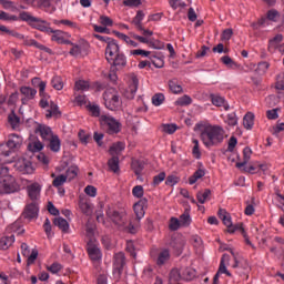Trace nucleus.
I'll return each instance as SVG.
<instances>
[{"label":"nucleus","instance_id":"f257e3e1","mask_svg":"<svg viewBox=\"0 0 284 284\" xmlns=\"http://www.w3.org/2000/svg\"><path fill=\"white\" fill-rule=\"evenodd\" d=\"M94 37L98 41L106 43L104 54L106 62L110 63L112 68H125V65H128V57L121 52V48L119 47V43H116V40L101 34H94Z\"/></svg>","mask_w":284,"mask_h":284},{"label":"nucleus","instance_id":"f03ea898","mask_svg":"<svg viewBox=\"0 0 284 284\" xmlns=\"http://www.w3.org/2000/svg\"><path fill=\"white\" fill-rule=\"evenodd\" d=\"M200 139L205 148H216L225 141V129L221 125H207L201 132Z\"/></svg>","mask_w":284,"mask_h":284},{"label":"nucleus","instance_id":"7ed1b4c3","mask_svg":"<svg viewBox=\"0 0 284 284\" xmlns=\"http://www.w3.org/2000/svg\"><path fill=\"white\" fill-rule=\"evenodd\" d=\"M19 19L20 21H26V23H29L31 28H34V30H39L40 32H44L45 34H52V28L50 27V22L41 20V18L33 17L32 14H30V12H20Z\"/></svg>","mask_w":284,"mask_h":284},{"label":"nucleus","instance_id":"20e7f679","mask_svg":"<svg viewBox=\"0 0 284 284\" xmlns=\"http://www.w3.org/2000/svg\"><path fill=\"white\" fill-rule=\"evenodd\" d=\"M23 144V138L19 134L12 133L8 136V141L6 144L0 145V156L2 159H8L10 154H12V150H19Z\"/></svg>","mask_w":284,"mask_h":284},{"label":"nucleus","instance_id":"39448f33","mask_svg":"<svg viewBox=\"0 0 284 284\" xmlns=\"http://www.w3.org/2000/svg\"><path fill=\"white\" fill-rule=\"evenodd\" d=\"M104 106L111 112H116L121 108V95L114 88L106 89L103 94Z\"/></svg>","mask_w":284,"mask_h":284},{"label":"nucleus","instance_id":"423d86ee","mask_svg":"<svg viewBox=\"0 0 284 284\" xmlns=\"http://www.w3.org/2000/svg\"><path fill=\"white\" fill-rule=\"evenodd\" d=\"M6 232L9 235H4L0 239V250L2 251L10 250V247L14 245V234L19 232V222H14L7 226Z\"/></svg>","mask_w":284,"mask_h":284},{"label":"nucleus","instance_id":"0eeeda50","mask_svg":"<svg viewBox=\"0 0 284 284\" xmlns=\"http://www.w3.org/2000/svg\"><path fill=\"white\" fill-rule=\"evenodd\" d=\"M100 123L105 129L106 134H119L121 132V122L110 115H101Z\"/></svg>","mask_w":284,"mask_h":284},{"label":"nucleus","instance_id":"6e6552de","mask_svg":"<svg viewBox=\"0 0 284 284\" xmlns=\"http://www.w3.org/2000/svg\"><path fill=\"white\" fill-rule=\"evenodd\" d=\"M20 190L21 186L12 175H8L0 181V194H14V192H19Z\"/></svg>","mask_w":284,"mask_h":284},{"label":"nucleus","instance_id":"1a4fd4ad","mask_svg":"<svg viewBox=\"0 0 284 284\" xmlns=\"http://www.w3.org/2000/svg\"><path fill=\"white\" fill-rule=\"evenodd\" d=\"M233 270H235V274L243 278L244 281H247L250 278V263L247 260H235V263L233 264Z\"/></svg>","mask_w":284,"mask_h":284},{"label":"nucleus","instance_id":"9d476101","mask_svg":"<svg viewBox=\"0 0 284 284\" xmlns=\"http://www.w3.org/2000/svg\"><path fill=\"white\" fill-rule=\"evenodd\" d=\"M105 214L114 225H125V212L109 207Z\"/></svg>","mask_w":284,"mask_h":284},{"label":"nucleus","instance_id":"9b49d317","mask_svg":"<svg viewBox=\"0 0 284 284\" xmlns=\"http://www.w3.org/2000/svg\"><path fill=\"white\" fill-rule=\"evenodd\" d=\"M123 267H125V253H115L113 256V274L121 276L123 274Z\"/></svg>","mask_w":284,"mask_h":284},{"label":"nucleus","instance_id":"f8f14e48","mask_svg":"<svg viewBox=\"0 0 284 284\" xmlns=\"http://www.w3.org/2000/svg\"><path fill=\"white\" fill-rule=\"evenodd\" d=\"M16 170L20 172V174H34V166L32 162L28 159H20L14 164Z\"/></svg>","mask_w":284,"mask_h":284},{"label":"nucleus","instance_id":"ddd939ff","mask_svg":"<svg viewBox=\"0 0 284 284\" xmlns=\"http://www.w3.org/2000/svg\"><path fill=\"white\" fill-rule=\"evenodd\" d=\"M139 91V77L136 74L131 73L129 75V85L126 89V98L134 99L136 97V92Z\"/></svg>","mask_w":284,"mask_h":284},{"label":"nucleus","instance_id":"4468645a","mask_svg":"<svg viewBox=\"0 0 284 284\" xmlns=\"http://www.w3.org/2000/svg\"><path fill=\"white\" fill-rule=\"evenodd\" d=\"M87 253L89 254V257L93 261H101L103 258V254L101 253V248L94 243V241L90 240L87 243Z\"/></svg>","mask_w":284,"mask_h":284},{"label":"nucleus","instance_id":"2eb2a0df","mask_svg":"<svg viewBox=\"0 0 284 284\" xmlns=\"http://www.w3.org/2000/svg\"><path fill=\"white\" fill-rule=\"evenodd\" d=\"M39 216V204L37 202H31L27 204L23 212L22 217L27 219V221H32V219H38Z\"/></svg>","mask_w":284,"mask_h":284},{"label":"nucleus","instance_id":"dca6fc26","mask_svg":"<svg viewBox=\"0 0 284 284\" xmlns=\"http://www.w3.org/2000/svg\"><path fill=\"white\" fill-rule=\"evenodd\" d=\"M41 190H43V186L39 184V182H33L32 184L27 185V194L33 203L41 199Z\"/></svg>","mask_w":284,"mask_h":284},{"label":"nucleus","instance_id":"f3484780","mask_svg":"<svg viewBox=\"0 0 284 284\" xmlns=\"http://www.w3.org/2000/svg\"><path fill=\"white\" fill-rule=\"evenodd\" d=\"M145 210H148V200L146 197H142L133 205V211L138 221H141V219L145 216Z\"/></svg>","mask_w":284,"mask_h":284},{"label":"nucleus","instance_id":"a211bd4d","mask_svg":"<svg viewBox=\"0 0 284 284\" xmlns=\"http://www.w3.org/2000/svg\"><path fill=\"white\" fill-rule=\"evenodd\" d=\"M34 123L37 125L34 129L36 134H40L43 141H50V139H52V136L54 135L52 134V129L45 124H39L37 122Z\"/></svg>","mask_w":284,"mask_h":284},{"label":"nucleus","instance_id":"6ab92c4d","mask_svg":"<svg viewBox=\"0 0 284 284\" xmlns=\"http://www.w3.org/2000/svg\"><path fill=\"white\" fill-rule=\"evenodd\" d=\"M281 43H283V34L277 33L273 39L268 40V45H267L268 52H271V54H274V52H276V50L281 48L282 45Z\"/></svg>","mask_w":284,"mask_h":284},{"label":"nucleus","instance_id":"aec40b11","mask_svg":"<svg viewBox=\"0 0 284 284\" xmlns=\"http://www.w3.org/2000/svg\"><path fill=\"white\" fill-rule=\"evenodd\" d=\"M210 99L212 104L215 105V108H224L226 112L227 110H230V104H227L224 97H221L220 94L211 93Z\"/></svg>","mask_w":284,"mask_h":284},{"label":"nucleus","instance_id":"412c9836","mask_svg":"<svg viewBox=\"0 0 284 284\" xmlns=\"http://www.w3.org/2000/svg\"><path fill=\"white\" fill-rule=\"evenodd\" d=\"M217 216L219 219H221V221L223 222V225H225L227 230L232 227V215L227 212V210L220 209L217 211Z\"/></svg>","mask_w":284,"mask_h":284},{"label":"nucleus","instance_id":"4be33fe9","mask_svg":"<svg viewBox=\"0 0 284 284\" xmlns=\"http://www.w3.org/2000/svg\"><path fill=\"white\" fill-rule=\"evenodd\" d=\"M170 258H171L170 248H162L158 254L156 265L161 267L165 265V263H168Z\"/></svg>","mask_w":284,"mask_h":284},{"label":"nucleus","instance_id":"5701e85b","mask_svg":"<svg viewBox=\"0 0 284 284\" xmlns=\"http://www.w3.org/2000/svg\"><path fill=\"white\" fill-rule=\"evenodd\" d=\"M250 159H252V149L250 146H246L243 149V161L236 162L235 168L241 170V168H245L247 163H250Z\"/></svg>","mask_w":284,"mask_h":284},{"label":"nucleus","instance_id":"b1692460","mask_svg":"<svg viewBox=\"0 0 284 284\" xmlns=\"http://www.w3.org/2000/svg\"><path fill=\"white\" fill-rule=\"evenodd\" d=\"M225 263H230L229 254L222 255L217 272H219V274H226L227 276L232 277V273H230V271H227V266H225Z\"/></svg>","mask_w":284,"mask_h":284},{"label":"nucleus","instance_id":"393cba45","mask_svg":"<svg viewBox=\"0 0 284 284\" xmlns=\"http://www.w3.org/2000/svg\"><path fill=\"white\" fill-rule=\"evenodd\" d=\"M53 224L55 225V227H59V230H61V232H63L64 234H68V232H70V223H68V220L63 217H55Z\"/></svg>","mask_w":284,"mask_h":284},{"label":"nucleus","instance_id":"a878e982","mask_svg":"<svg viewBox=\"0 0 284 284\" xmlns=\"http://www.w3.org/2000/svg\"><path fill=\"white\" fill-rule=\"evenodd\" d=\"M45 119H52V116H55V119H59L61 116V111L59 110V105L54 102H50V109L45 111Z\"/></svg>","mask_w":284,"mask_h":284},{"label":"nucleus","instance_id":"bb28decb","mask_svg":"<svg viewBox=\"0 0 284 284\" xmlns=\"http://www.w3.org/2000/svg\"><path fill=\"white\" fill-rule=\"evenodd\" d=\"M31 83L33 88H39L40 97H45V87L48 85L47 81H42L41 78H33Z\"/></svg>","mask_w":284,"mask_h":284},{"label":"nucleus","instance_id":"cd10ccee","mask_svg":"<svg viewBox=\"0 0 284 284\" xmlns=\"http://www.w3.org/2000/svg\"><path fill=\"white\" fill-rule=\"evenodd\" d=\"M143 19H145V12H143V10H139L132 20V24L136 30H143Z\"/></svg>","mask_w":284,"mask_h":284},{"label":"nucleus","instance_id":"c85d7f7f","mask_svg":"<svg viewBox=\"0 0 284 284\" xmlns=\"http://www.w3.org/2000/svg\"><path fill=\"white\" fill-rule=\"evenodd\" d=\"M79 207L85 216H92V203L88 202V200L81 199L79 201Z\"/></svg>","mask_w":284,"mask_h":284},{"label":"nucleus","instance_id":"c756f323","mask_svg":"<svg viewBox=\"0 0 284 284\" xmlns=\"http://www.w3.org/2000/svg\"><path fill=\"white\" fill-rule=\"evenodd\" d=\"M49 141V148L51 152H60L61 151V139H59V135H53Z\"/></svg>","mask_w":284,"mask_h":284},{"label":"nucleus","instance_id":"7c9ffc66","mask_svg":"<svg viewBox=\"0 0 284 284\" xmlns=\"http://www.w3.org/2000/svg\"><path fill=\"white\" fill-rule=\"evenodd\" d=\"M8 121H9V124L11 125L12 130H17V128H19V125H21V118H19V115H17L14 110H12L9 113Z\"/></svg>","mask_w":284,"mask_h":284},{"label":"nucleus","instance_id":"2f4dec72","mask_svg":"<svg viewBox=\"0 0 284 284\" xmlns=\"http://www.w3.org/2000/svg\"><path fill=\"white\" fill-rule=\"evenodd\" d=\"M108 168L110 172H114V174H119L121 172V168L119 166V156H112L108 161Z\"/></svg>","mask_w":284,"mask_h":284},{"label":"nucleus","instance_id":"473e14b6","mask_svg":"<svg viewBox=\"0 0 284 284\" xmlns=\"http://www.w3.org/2000/svg\"><path fill=\"white\" fill-rule=\"evenodd\" d=\"M169 89L173 94H181V92H183V87L179 84V80L176 78L169 81Z\"/></svg>","mask_w":284,"mask_h":284},{"label":"nucleus","instance_id":"72a5a7b5","mask_svg":"<svg viewBox=\"0 0 284 284\" xmlns=\"http://www.w3.org/2000/svg\"><path fill=\"white\" fill-rule=\"evenodd\" d=\"M212 195V190L205 189L204 191H200L196 193V199L201 205L205 203V201H210V196Z\"/></svg>","mask_w":284,"mask_h":284},{"label":"nucleus","instance_id":"f704fd0d","mask_svg":"<svg viewBox=\"0 0 284 284\" xmlns=\"http://www.w3.org/2000/svg\"><path fill=\"white\" fill-rule=\"evenodd\" d=\"M243 125L245 130H252L254 128V113L247 112L243 118Z\"/></svg>","mask_w":284,"mask_h":284},{"label":"nucleus","instance_id":"c9c22d12","mask_svg":"<svg viewBox=\"0 0 284 284\" xmlns=\"http://www.w3.org/2000/svg\"><path fill=\"white\" fill-rule=\"evenodd\" d=\"M51 176L53 179V187H61L68 181V176H65V174H60L55 176L54 173H52Z\"/></svg>","mask_w":284,"mask_h":284},{"label":"nucleus","instance_id":"e433bc0d","mask_svg":"<svg viewBox=\"0 0 284 284\" xmlns=\"http://www.w3.org/2000/svg\"><path fill=\"white\" fill-rule=\"evenodd\" d=\"M20 93L26 97L27 99H34L37 97V89H32L30 87H21L20 88Z\"/></svg>","mask_w":284,"mask_h":284},{"label":"nucleus","instance_id":"4c0bfd02","mask_svg":"<svg viewBox=\"0 0 284 284\" xmlns=\"http://www.w3.org/2000/svg\"><path fill=\"white\" fill-rule=\"evenodd\" d=\"M205 176V171L203 169H197L190 178L189 185H194L199 179H203Z\"/></svg>","mask_w":284,"mask_h":284},{"label":"nucleus","instance_id":"58836bf2","mask_svg":"<svg viewBox=\"0 0 284 284\" xmlns=\"http://www.w3.org/2000/svg\"><path fill=\"white\" fill-rule=\"evenodd\" d=\"M132 169L135 174V176H141L143 173V170H145V163L143 161H135L132 163Z\"/></svg>","mask_w":284,"mask_h":284},{"label":"nucleus","instance_id":"ea45409f","mask_svg":"<svg viewBox=\"0 0 284 284\" xmlns=\"http://www.w3.org/2000/svg\"><path fill=\"white\" fill-rule=\"evenodd\" d=\"M123 150H125V143L116 142L110 146L109 152H110V154H121V152H123Z\"/></svg>","mask_w":284,"mask_h":284},{"label":"nucleus","instance_id":"a19ab883","mask_svg":"<svg viewBox=\"0 0 284 284\" xmlns=\"http://www.w3.org/2000/svg\"><path fill=\"white\" fill-rule=\"evenodd\" d=\"M51 41H54L55 43L61 44L63 42V34H65V32H63L62 30H54L52 29L51 31Z\"/></svg>","mask_w":284,"mask_h":284},{"label":"nucleus","instance_id":"79ce46f5","mask_svg":"<svg viewBox=\"0 0 284 284\" xmlns=\"http://www.w3.org/2000/svg\"><path fill=\"white\" fill-rule=\"evenodd\" d=\"M175 105H180V108H185V105H192V98L185 94L175 101Z\"/></svg>","mask_w":284,"mask_h":284},{"label":"nucleus","instance_id":"37998d69","mask_svg":"<svg viewBox=\"0 0 284 284\" xmlns=\"http://www.w3.org/2000/svg\"><path fill=\"white\" fill-rule=\"evenodd\" d=\"M74 90L82 91V92H88L90 90V83L85 80H79L75 82Z\"/></svg>","mask_w":284,"mask_h":284},{"label":"nucleus","instance_id":"c03bdc74","mask_svg":"<svg viewBox=\"0 0 284 284\" xmlns=\"http://www.w3.org/2000/svg\"><path fill=\"white\" fill-rule=\"evenodd\" d=\"M79 174V168L78 166H70L67 172H65V175L67 176V181H72L74 179H77Z\"/></svg>","mask_w":284,"mask_h":284},{"label":"nucleus","instance_id":"a18cd8bd","mask_svg":"<svg viewBox=\"0 0 284 284\" xmlns=\"http://www.w3.org/2000/svg\"><path fill=\"white\" fill-rule=\"evenodd\" d=\"M163 103H165V95L163 93H155L152 97V104L155 105V108L163 105Z\"/></svg>","mask_w":284,"mask_h":284},{"label":"nucleus","instance_id":"49530a36","mask_svg":"<svg viewBox=\"0 0 284 284\" xmlns=\"http://www.w3.org/2000/svg\"><path fill=\"white\" fill-rule=\"evenodd\" d=\"M222 63L227 68H232L233 70L240 68L239 63H236L230 55H224L221 58Z\"/></svg>","mask_w":284,"mask_h":284},{"label":"nucleus","instance_id":"de8ad7c7","mask_svg":"<svg viewBox=\"0 0 284 284\" xmlns=\"http://www.w3.org/2000/svg\"><path fill=\"white\" fill-rule=\"evenodd\" d=\"M225 123H227V125H230L231 128L239 125V116H236V112L229 113L226 115Z\"/></svg>","mask_w":284,"mask_h":284},{"label":"nucleus","instance_id":"09e8293b","mask_svg":"<svg viewBox=\"0 0 284 284\" xmlns=\"http://www.w3.org/2000/svg\"><path fill=\"white\" fill-rule=\"evenodd\" d=\"M267 70H270V62L262 61L257 64L255 72H257L260 75H263L267 73Z\"/></svg>","mask_w":284,"mask_h":284},{"label":"nucleus","instance_id":"8fccbe9b","mask_svg":"<svg viewBox=\"0 0 284 284\" xmlns=\"http://www.w3.org/2000/svg\"><path fill=\"white\" fill-rule=\"evenodd\" d=\"M229 234H234V232H241L242 236H245V227L243 223L232 224L227 230Z\"/></svg>","mask_w":284,"mask_h":284},{"label":"nucleus","instance_id":"3c124183","mask_svg":"<svg viewBox=\"0 0 284 284\" xmlns=\"http://www.w3.org/2000/svg\"><path fill=\"white\" fill-rule=\"evenodd\" d=\"M278 17H281V13L276 9H271L266 12V19L273 21V23L278 21Z\"/></svg>","mask_w":284,"mask_h":284},{"label":"nucleus","instance_id":"603ef678","mask_svg":"<svg viewBox=\"0 0 284 284\" xmlns=\"http://www.w3.org/2000/svg\"><path fill=\"white\" fill-rule=\"evenodd\" d=\"M78 136L82 145H88V143H90V141L92 140V136L90 135V133H85L84 130H80L78 133Z\"/></svg>","mask_w":284,"mask_h":284},{"label":"nucleus","instance_id":"864d4df0","mask_svg":"<svg viewBox=\"0 0 284 284\" xmlns=\"http://www.w3.org/2000/svg\"><path fill=\"white\" fill-rule=\"evenodd\" d=\"M51 85L54 90H61L63 88V78L54 75L51 80Z\"/></svg>","mask_w":284,"mask_h":284},{"label":"nucleus","instance_id":"5fc2aeb1","mask_svg":"<svg viewBox=\"0 0 284 284\" xmlns=\"http://www.w3.org/2000/svg\"><path fill=\"white\" fill-rule=\"evenodd\" d=\"M4 160L2 161V163L0 164V176H4V179L7 176H9L8 174L10 173V169H8V166H6V163H12V160H8L7 158H3Z\"/></svg>","mask_w":284,"mask_h":284},{"label":"nucleus","instance_id":"6e6d98bb","mask_svg":"<svg viewBox=\"0 0 284 284\" xmlns=\"http://www.w3.org/2000/svg\"><path fill=\"white\" fill-rule=\"evenodd\" d=\"M192 143H193L192 154H193L194 159L199 160V159H201V149L199 146V140L193 139Z\"/></svg>","mask_w":284,"mask_h":284},{"label":"nucleus","instance_id":"4d7b16f0","mask_svg":"<svg viewBox=\"0 0 284 284\" xmlns=\"http://www.w3.org/2000/svg\"><path fill=\"white\" fill-rule=\"evenodd\" d=\"M23 41V45H27L29 48H38L39 45V42L28 36H23L22 40Z\"/></svg>","mask_w":284,"mask_h":284},{"label":"nucleus","instance_id":"13d9d810","mask_svg":"<svg viewBox=\"0 0 284 284\" xmlns=\"http://www.w3.org/2000/svg\"><path fill=\"white\" fill-rule=\"evenodd\" d=\"M19 17L12 16L6 11L0 10V21H18Z\"/></svg>","mask_w":284,"mask_h":284},{"label":"nucleus","instance_id":"bf43d9fd","mask_svg":"<svg viewBox=\"0 0 284 284\" xmlns=\"http://www.w3.org/2000/svg\"><path fill=\"white\" fill-rule=\"evenodd\" d=\"M181 278V271L179 268H172L170 272V281H173V283H179Z\"/></svg>","mask_w":284,"mask_h":284},{"label":"nucleus","instance_id":"052dcab7","mask_svg":"<svg viewBox=\"0 0 284 284\" xmlns=\"http://www.w3.org/2000/svg\"><path fill=\"white\" fill-rule=\"evenodd\" d=\"M179 227H181V221H179V219L176 217H171L169 222V230L171 232H176Z\"/></svg>","mask_w":284,"mask_h":284},{"label":"nucleus","instance_id":"680f3d73","mask_svg":"<svg viewBox=\"0 0 284 284\" xmlns=\"http://www.w3.org/2000/svg\"><path fill=\"white\" fill-rule=\"evenodd\" d=\"M149 45L150 48H153V50H163L164 44L161 42V40H156L154 38L149 39Z\"/></svg>","mask_w":284,"mask_h":284},{"label":"nucleus","instance_id":"e2e57ef3","mask_svg":"<svg viewBox=\"0 0 284 284\" xmlns=\"http://www.w3.org/2000/svg\"><path fill=\"white\" fill-rule=\"evenodd\" d=\"M143 194H145V191L143 190V186L142 185H136L132 189V195L135 197V199H143Z\"/></svg>","mask_w":284,"mask_h":284},{"label":"nucleus","instance_id":"0e129e2a","mask_svg":"<svg viewBox=\"0 0 284 284\" xmlns=\"http://www.w3.org/2000/svg\"><path fill=\"white\" fill-rule=\"evenodd\" d=\"M192 223V217L190 216V213L185 212L180 216V224L184 227H187Z\"/></svg>","mask_w":284,"mask_h":284},{"label":"nucleus","instance_id":"69168bd1","mask_svg":"<svg viewBox=\"0 0 284 284\" xmlns=\"http://www.w3.org/2000/svg\"><path fill=\"white\" fill-rule=\"evenodd\" d=\"M47 270L48 272H51V274H59V272L63 270V266L59 262H54L48 266Z\"/></svg>","mask_w":284,"mask_h":284},{"label":"nucleus","instance_id":"338daca9","mask_svg":"<svg viewBox=\"0 0 284 284\" xmlns=\"http://www.w3.org/2000/svg\"><path fill=\"white\" fill-rule=\"evenodd\" d=\"M151 63L154 65V68H163L165 65V61L163 59L156 57V55H151Z\"/></svg>","mask_w":284,"mask_h":284},{"label":"nucleus","instance_id":"774afa93","mask_svg":"<svg viewBox=\"0 0 284 284\" xmlns=\"http://www.w3.org/2000/svg\"><path fill=\"white\" fill-rule=\"evenodd\" d=\"M275 88L277 90H284V72L280 73L277 77H276V84H275Z\"/></svg>","mask_w":284,"mask_h":284}]
</instances>
